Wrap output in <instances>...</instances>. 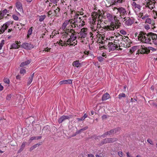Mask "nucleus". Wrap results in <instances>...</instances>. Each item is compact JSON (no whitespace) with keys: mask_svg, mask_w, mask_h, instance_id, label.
Listing matches in <instances>:
<instances>
[{"mask_svg":"<svg viewBox=\"0 0 157 157\" xmlns=\"http://www.w3.org/2000/svg\"><path fill=\"white\" fill-rule=\"evenodd\" d=\"M147 34L142 31H140L139 34L138 40L142 42L151 44V40L149 36H147Z\"/></svg>","mask_w":157,"mask_h":157,"instance_id":"f257e3e1","label":"nucleus"},{"mask_svg":"<svg viewBox=\"0 0 157 157\" xmlns=\"http://www.w3.org/2000/svg\"><path fill=\"white\" fill-rule=\"evenodd\" d=\"M150 50L153 51H156V49L152 47H145L144 46H141L140 47L138 51V53L140 54H148L150 51Z\"/></svg>","mask_w":157,"mask_h":157,"instance_id":"f03ea898","label":"nucleus"},{"mask_svg":"<svg viewBox=\"0 0 157 157\" xmlns=\"http://www.w3.org/2000/svg\"><path fill=\"white\" fill-rule=\"evenodd\" d=\"M106 17L112 23L118 24V20H117L116 17L114 15H112L109 13H107Z\"/></svg>","mask_w":157,"mask_h":157,"instance_id":"7ed1b4c3","label":"nucleus"},{"mask_svg":"<svg viewBox=\"0 0 157 157\" xmlns=\"http://www.w3.org/2000/svg\"><path fill=\"white\" fill-rule=\"evenodd\" d=\"M147 36H149L151 40V42L155 45H157V35L155 33L150 32L147 35Z\"/></svg>","mask_w":157,"mask_h":157,"instance_id":"20e7f679","label":"nucleus"},{"mask_svg":"<svg viewBox=\"0 0 157 157\" xmlns=\"http://www.w3.org/2000/svg\"><path fill=\"white\" fill-rule=\"evenodd\" d=\"M102 47L105 49H109V51H110L114 50L118 48V46L117 44H115L112 42H109L107 46H103Z\"/></svg>","mask_w":157,"mask_h":157,"instance_id":"39448f33","label":"nucleus"},{"mask_svg":"<svg viewBox=\"0 0 157 157\" xmlns=\"http://www.w3.org/2000/svg\"><path fill=\"white\" fill-rule=\"evenodd\" d=\"M118 11L120 13V16L126 17L127 15V13L126 9L122 7H119L117 9Z\"/></svg>","mask_w":157,"mask_h":157,"instance_id":"423d86ee","label":"nucleus"},{"mask_svg":"<svg viewBox=\"0 0 157 157\" xmlns=\"http://www.w3.org/2000/svg\"><path fill=\"white\" fill-rule=\"evenodd\" d=\"M21 47L27 50H31L34 48L33 45L29 43L25 42L22 44Z\"/></svg>","mask_w":157,"mask_h":157,"instance_id":"0eeeda50","label":"nucleus"},{"mask_svg":"<svg viewBox=\"0 0 157 157\" xmlns=\"http://www.w3.org/2000/svg\"><path fill=\"white\" fill-rule=\"evenodd\" d=\"M72 117L71 115L65 116L63 115L61 116L58 120V122L59 124L61 123L63 121H64L66 119H68L71 118Z\"/></svg>","mask_w":157,"mask_h":157,"instance_id":"6e6552de","label":"nucleus"},{"mask_svg":"<svg viewBox=\"0 0 157 157\" xmlns=\"http://www.w3.org/2000/svg\"><path fill=\"white\" fill-rule=\"evenodd\" d=\"M128 18V20H127L126 19V17L123 18L124 21H125V24L128 26L131 25L133 23L134 21L129 17Z\"/></svg>","mask_w":157,"mask_h":157,"instance_id":"1a4fd4ad","label":"nucleus"},{"mask_svg":"<svg viewBox=\"0 0 157 157\" xmlns=\"http://www.w3.org/2000/svg\"><path fill=\"white\" fill-rule=\"evenodd\" d=\"M19 43L18 41H16L15 43L12 44L11 46L10 49H18L20 47L19 45Z\"/></svg>","mask_w":157,"mask_h":157,"instance_id":"9d476101","label":"nucleus"},{"mask_svg":"<svg viewBox=\"0 0 157 157\" xmlns=\"http://www.w3.org/2000/svg\"><path fill=\"white\" fill-rule=\"evenodd\" d=\"M72 81L71 79H68L67 80H64L60 82L59 84L60 85L66 84H72Z\"/></svg>","mask_w":157,"mask_h":157,"instance_id":"9b49d317","label":"nucleus"},{"mask_svg":"<svg viewBox=\"0 0 157 157\" xmlns=\"http://www.w3.org/2000/svg\"><path fill=\"white\" fill-rule=\"evenodd\" d=\"M16 7L19 11L23 12L22 5L20 3L17 2L16 3Z\"/></svg>","mask_w":157,"mask_h":157,"instance_id":"f8f14e48","label":"nucleus"},{"mask_svg":"<svg viewBox=\"0 0 157 157\" xmlns=\"http://www.w3.org/2000/svg\"><path fill=\"white\" fill-rule=\"evenodd\" d=\"M73 65L77 67H80L81 66V64L79 62V61L76 60L73 63Z\"/></svg>","mask_w":157,"mask_h":157,"instance_id":"ddd939ff","label":"nucleus"},{"mask_svg":"<svg viewBox=\"0 0 157 157\" xmlns=\"http://www.w3.org/2000/svg\"><path fill=\"white\" fill-rule=\"evenodd\" d=\"M118 24H115L114 23H111V25H109L110 28L111 30H114V28L118 29L119 27V25H117Z\"/></svg>","mask_w":157,"mask_h":157,"instance_id":"4468645a","label":"nucleus"},{"mask_svg":"<svg viewBox=\"0 0 157 157\" xmlns=\"http://www.w3.org/2000/svg\"><path fill=\"white\" fill-rule=\"evenodd\" d=\"M109 98V95L108 93H106L103 95L102 97V100L105 101Z\"/></svg>","mask_w":157,"mask_h":157,"instance_id":"2eb2a0df","label":"nucleus"},{"mask_svg":"<svg viewBox=\"0 0 157 157\" xmlns=\"http://www.w3.org/2000/svg\"><path fill=\"white\" fill-rule=\"evenodd\" d=\"M125 0H112L114 4L122 3L125 2Z\"/></svg>","mask_w":157,"mask_h":157,"instance_id":"dca6fc26","label":"nucleus"},{"mask_svg":"<svg viewBox=\"0 0 157 157\" xmlns=\"http://www.w3.org/2000/svg\"><path fill=\"white\" fill-rule=\"evenodd\" d=\"M70 22L69 23L71 25H77L76 23L77 22V20H74L73 19V18L72 19H70L69 20Z\"/></svg>","mask_w":157,"mask_h":157,"instance_id":"f3484780","label":"nucleus"},{"mask_svg":"<svg viewBox=\"0 0 157 157\" xmlns=\"http://www.w3.org/2000/svg\"><path fill=\"white\" fill-rule=\"evenodd\" d=\"M88 116L87 115L85 114L82 117H81L80 118H77V119L78 121H81L84 120Z\"/></svg>","mask_w":157,"mask_h":157,"instance_id":"a211bd4d","label":"nucleus"},{"mask_svg":"<svg viewBox=\"0 0 157 157\" xmlns=\"http://www.w3.org/2000/svg\"><path fill=\"white\" fill-rule=\"evenodd\" d=\"M33 28V27H32L30 28L28 31V34H27V38H29V37L30 35L32 33V31H33V29H32Z\"/></svg>","mask_w":157,"mask_h":157,"instance_id":"6ab92c4d","label":"nucleus"},{"mask_svg":"<svg viewBox=\"0 0 157 157\" xmlns=\"http://www.w3.org/2000/svg\"><path fill=\"white\" fill-rule=\"evenodd\" d=\"M109 143H113L117 140V139L116 138H108Z\"/></svg>","mask_w":157,"mask_h":157,"instance_id":"aec40b11","label":"nucleus"},{"mask_svg":"<svg viewBox=\"0 0 157 157\" xmlns=\"http://www.w3.org/2000/svg\"><path fill=\"white\" fill-rule=\"evenodd\" d=\"M8 12L7 10L6 9H5L0 12V16L2 17H4V15Z\"/></svg>","mask_w":157,"mask_h":157,"instance_id":"412c9836","label":"nucleus"},{"mask_svg":"<svg viewBox=\"0 0 157 157\" xmlns=\"http://www.w3.org/2000/svg\"><path fill=\"white\" fill-rule=\"evenodd\" d=\"M79 34L81 36V38H85L86 37L87 35L86 33H83L81 32H79Z\"/></svg>","mask_w":157,"mask_h":157,"instance_id":"4be33fe9","label":"nucleus"},{"mask_svg":"<svg viewBox=\"0 0 157 157\" xmlns=\"http://www.w3.org/2000/svg\"><path fill=\"white\" fill-rule=\"evenodd\" d=\"M132 5L133 6L135 7V8H138L139 9H140L141 8V6L139 4H137L135 2H133L132 3Z\"/></svg>","mask_w":157,"mask_h":157,"instance_id":"5701e85b","label":"nucleus"},{"mask_svg":"<svg viewBox=\"0 0 157 157\" xmlns=\"http://www.w3.org/2000/svg\"><path fill=\"white\" fill-rule=\"evenodd\" d=\"M120 130V128H115V129H113V131L114 133H115L117 134H118L119 133V132Z\"/></svg>","mask_w":157,"mask_h":157,"instance_id":"b1692460","label":"nucleus"},{"mask_svg":"<svg viewBox=\"0 0 157 157\" xmlns=\"http://www.w3.org/2000/svg\"><path fill=\"white\" fill-rule=\"evenodd\" d=\"M60 10V9L57 7V9H56V10H54L55 13L56 15H57V16H59V11Z\"/></svg>","mask_w":157,"mask_h":157,"instance_id":"393cba45","label":"nucleus"},{"mask_svg":"<svg viewBox=\"0 0 157 157\" xmlns=\"http://www.w3.org/2000/svg\"><path fill=\"white\" fill-rule=\"evenodd\" d=\"M13 24V21H9L8 22H6L4 24L8 28L10 24Z\"/></svg>","mask_w":157,"mask_h":157,"instance_id":"a878e982","label":"nucleus"},{"mask_svg":"<svg viewBox=\"0 0 157 157\" xmlns=\"http://www.w3.org/2000/svg\"><path fill=\"white\" fill-rule=\"evenodd\" d=\"M107 143H109L108 138L105 139L101 141V144H102Z\"/></svg>","mask_w":157,"mask_h":157,"instance_id":"bb28decb","label":"nucleus"},{"mask_svg":"<svg viewBox=\"0 0 157 157\" xmlns=\"http://www.w3.org/2000/svg\"><path fill=\"white\" fill-rule=\"evenodd\" d=\"M70 38H69L67 40V42H69L70 41V40H74L76 39L77 37L75 36H70Z\"/></svg>","mask_w":157,"mask_h":157,"instance_id":"cd10ccee","label":"nucleus"},{"mask_svg":"<svg viewBox=\"0 0 157 157\" xmlns=\"http://www.w3.org/2000/svg\"><path fill=\"white\" fill-rule=\"evenodd\" d=\"M106 133H107V135H113L114 134L113 131V129H111L109 131L106 132Z\"/></svg>","mask_w":157,"mask_h":157,"instance_id":"c85d7f7f","label":"nucleus"},{"mask_svg":"<svg viewBox=\"0 0 157 157\" xmlns=\"http://www.w3.org/2000/svg\"><path fill=\"white\" fill-rule=\"evenodd\" d=\"M42 130L45 131V133L48 132L49 131V126H47L45 127L44 128L42 129Z\"/></svg>","mask_w":157,"mask_h":157,"instance_id":"c756f323","label":"nucleus"},{"mask_svg":"<svg viewBox=\"0 0 157 157\" xmlns=\"http://www.w3.org/2000/svg\"><path fill=\"white\" fill-rule=\"evenodd\" d=\"M46 17V16L45 15H41V16H40V17L39 20V21H43L44 20V19Z\"/></svg>","mask_w":157,"mask_h":157,"instance_id":"7c9ffc66","label":"nucleus"},{"mask_svg":"<svg viewBox=\"0 0 157 157\" xmlns=\"http://www.w3.org/2000/svg\"><path fill=\"white\" fill-rule=\"evenodd\" d=\"M125 94L124 93L120 94L118 95V98L119 99H121L122 98H125Z\"/></svg>","mask_w":157,"mask_h":157,"instance_id":"2f4dec72","label":"nucleus"},{"mask_svg":"<svg viewBox=\"0 0 157 157\" xmlns=\"http://www.w3.org/2000/svg\"><path fill=\"white\" fill-rule=\"evenodd\" d=\"M3 81L5 83L8 84H9L10 82L9 79L7 78H4V79H3Z\"/></svg>","mask_w":157,"mask_h":157,"instance_id":"473e14b6","label":"nucleus"},{"mask_svg":"<svg viewBox=\"0 0 157 157\" xmlns=\"http://www.w3.org/2000/svg\"><path fill=\"white\" fill-rule=\"evenodd\" d=\"M32 80L33 78H32V77H29L27 82V85H29L31 83Z\"/></svg>","mask_w":157,"mask_h":157,"instance_id":"72a5a7b5","label":"nucleus"},{"mask_svg":"<svg viewBox=\"0 0 157 157\" xmlns=\"http://www.w3.org/2000/svg\"><path fill=\"white\" fill-rule=\"evenodd\" d=\"M26 142H24L22 144L21 146V147L20 148H22V149H24V148L25 147V145H26Z\"/></svg>","mask_w":157,"mask_h":157,"instance_id":"f704fd0d","label":"nucleus"},{"mask_svg":"<svg viewBox=\"0 0 157 157\" xmlns=\"http://www.w3.org/2000/svg\"><path fill=\"white\" fill-rule=\"evenodd\" d=\"M4 40H2L0 44V50H1L2 48V46L4 44Z\"/></svg>","mask_w":157,"mask_h":157,"instance_id":"c9c22d12","label":"nucleus"},{"mask_svg":"<svg viewBox=\"0 0 157 157\" xmlns=\"http://www.w3.org/2000/svg\"><path fill=\"white\" fill-rule=\"evenodd\" d=\"M26 72V70L25 69L21 68L20 70V73L21 74H24Z\"/></svg>","mask_w":157,"mask_h":157,"instance_id":"e433bc0d","label":"nucleus"},{"mask_svg":"<svg viewBox=\"0 0 157 157\" xmlns=\"http://www.w3.org/2000/svg\"><path fill=\"white\" fill-rule=\"evenodd\" d=\"M92 16H93V18H97V13L96 12H94L92 13Z\"/></svg>","mask_w":157,"mask_h":157,"instance_id":"4c0bfd02","label":"nucleus"},{"mask_svg":"<svg viewBox=\"0 0 157 157\" xmlns=\"http://www.w3.org/2000/svg\"><path fill=\"white\" fill-rule=\"evenodd\" d=\"M136 46H134L132 48V49L130 50V51L132 53L136 50Z\"/></svg>","mask_w":157,"mask_h":157,"instance_id":"58836bf2","label":"nucleus"},{"mask_svg":"<svg viewBox=\"0 0 157 157\" xmlns=\"http://www.w3.org/2000/svg\"><path fill=\"white\" fill-rule=\"evenodd\" d=\"M104 59L101 56L99 57L98 58V60L100 62H102Z\"/></svg>","mask_w":157,"mask_h":157,"instance_id":"ea45409f","label":"nucleus"},{"mask_svg":"<svg viewBox=\"0 0 157 157\" xmlns=\"http://www.w3.org/2000/svg\"><path fill=\"white\" fill-rule=\"evenodd\" d=\"M145 22L150 24H151L152 23L151 19L150 18L147 19L146 20Z\"/></svg>","mask_w":157,"mask_h":157,"instance_id":"a19ab883","label":"nucleus"},{"mask_svg":"<svg viewBox=\"0 0 157 157\" xmlns=\"http://www.w3.org/2000/svg\"><path fill=\"white\" fill-rule=\"evenodd\" d=\"M67 25L66 24H65V23H63V25H62V29L63 30H65V29H66V27H67Z\"/></svg>","mask_w":157,"mask_h":157,"instance_id":"79ce46f5","label":"nucleus"},{"mask_svg":"<svg viewBox=\"0 0 157 157\" xmlns=\"http://www.w3.org/2000/svg\"><path fill=\"white\" fill-rule=\"evenodd\" d=\"M13 19L16 21H17L18 20V17L15 15H13Z\"/></svg>","mask_w":157,"mask_h":157,"instance_id":"37998d69","label":"nucleus"},{"mask_svg":"<svg viewBox=\"0 0 157 157\" xmlns=\"http://www.w3.org/2000/svg\"><path fill=\"white\" fill-rule=\"evenodd\" d=\"M120 32L123 35L126 34V32L123 29L120 30Z\"/></svg>","mask_w":157,"mask_h":157,"instance_id":"c03bdc74","label":"nucleus"},{"mask_svg":"<svg viewBox=\"0 0 157 157\" xmlns=\"http://www.w3.org/2000/svg\"><path fill=\"white\" fill-rule=\"evenodd\" d=\"M1 29H3L5 31V30L7 29V28L6 26L4 24L2 26Z\"/></svg>","mask_w":157,"mask_h":157,"instance_id":"a18cd8bd","label":"nucleus"},{"mask_svg":"<svg viewBox=\"0 0 157 157\" xmlns=\"http://www.w3.org/2000/svg\"><path fill=\"white\" fill-rule=\"evenodd\" d=\"M110 27L109 25L105 26L104 27V29L108 30H111V29L110 28Z\"/></svg>","mask_w":157,"mask_h":157,"instance_id":"49530a36","label":"nucleus"},{"mask_svg":"<svg viewBox=\"0 0 157 157\" xmlns=\"http://www.w3.org/2000/svg\"><path fill=\"white\" fill-rule=\"evenodd\" d=\"M87 31V29L85 28H84L82 29H81V31L80 32H83V33H86V32Z\"/></svg>","mask_w":157,"mask_h":157,"instance_id":"de8ad7c7","label":"nucleus"},{"mask_svg":"<svg viewBox=\"0 0 157 157\" xmlns=\"http://www.w3.org/2000/svg\"><path fill=\"white\" fill-rule=\"evenodd\" d=\"M88 128V127L86 126V127H84L83 128H82L81 129H80V130L81 132L84 131H85V130L87 129Z\"/></svg>","mask_w":157,"mask_h":157,"instance_id":"09e8293b","label":"nucleus"},{"mask_svg":"<svg viewBox=\"0 0 157 157\" xmlns=\"http://www.w3.org/2000/svg\"><path fill=\"white\" fill-rule=\"evenodd\" d=\"M40 145H41L40 143H38L37 144H34V145L33 146L35 148H36L37 147L39 146Z\"/></svg>","mask_w":157,"mask_h":157,"instance_id":"8fccbe9b","label":"nucleus"},{"mask_svg":"<svg viewBox=\"0 0 157 157\" xmlns=\"http://www.w3.org/2000/svg\"><path fill=\"white\" fill-rule=\"evenodd\" d=\"M107 135V133H106V132H105V133H104L103 135H102L100 136V137L103 138H104L105 137H106Z\"/></svg>","mask_w":157,"mask_h":157,"instance_id":"3c124183","label":"nucleus"},{"mask_svg":"<svg viewBox=\"0 0 157 157\" xmlns=\"http://www.w3.org/2000/svg\"><path fill=\"white\" fill-rule=\"evenodd\" d=\"M12 97L11 94H9L7 95L6 97V99L7 100H10Z\"/></svg>","mask_w":157,"mask_h":157,"instance_id":"603ef678","label":"nucleus"},{"mask_svg":"<svg viewBox=\"0 0 157 157\" xmlns=\"http://www.w3.org/2000/svg\"><path fill=\"white\" fill-rule=\"evenodd\" d=\"M64 31L66 32L67 33H68V34L69 33H71L70 31V30L69 29L66 28V29L64 30Z\"/></svg>","mask_w":157,"mask_h":157,"instance_id":"864d4df0","label":"nucleus"},{"mask_svg":"<svg viewBox=\"0 0 157 157\" xmlns=\"http://www.w3.org/2000/svg\"><path fill=\"white\" fill-rule=\"evenodd\" d=\"M79 16V14H76L74 16V18L73 19L74 20H77V19L78 18V17Z\"/></svg>","mask_w":157,"mask_h":157,"instance_id":"5fc2aeb1","label":"nucleus"},{"mask_svg":"<svg viewBox=\"0 0 157 157\" xmlns=\"http://www.w3.org/2000/svg\"><path fill=\"white\" fill-rule=\"evenodd\" d=\"M147 141L148 143H149L151 144H153V141L151 139H148L147 140Z\"/></svg>","mask_w":157,"mask_h":157,"instance_id":"6e6d98bb","label":"nucleus"},{"mask_svg":"<svg viewBox=\"0 0 157 157\" xmlns=\"http://www.w3.org/2000/svg\"><path fill=\"white\" fill-rule=\"evenodd\" d=\"M25 64L26 65H28V64H29L30 63V61L29 60H27L25 62H24Z\"/></svg>","mask_w":157,"mask_h":157,"instance_id":"4d7b16f0","label":"nucleus"},{"mask_svg":"<svg viewBox=\"0 0 157 157\" xmlns=\"http://www.w3.org/2000/svg\"><path fill=\"white\" fill-rule=\"evenodd\" d=\"M68 35H70L68 33H67L65 31L63 32V36L67 37Z\"/></svg>","mask_w":157,"mask_h":157,"instance_id":"13d9d810","label":"nucleus"},{"mask_svg":"<svg viewBox=\"0 0 157 157\" xmlns=\"http://www.w3.org/2000/svg\"><path fill=\"white\" fill-rule=\"evenodd\" d=\"M35 139H36V136L31 137L29 140V141H30L31 142L32 140Z\"/></svg>","mask_w":157,"mask_h":157,"instance_id":"bf43d9fd","label":"nucleus"},{"mask_svg":"<svg viewBox=\"0 0 157 157\" xmlns=\"http://www.w3.org/2000/svg\"><path fill=\"white\" fill-rule=\"evenodd\" d=\"M70 22V21L69 20H66L64 22V23H65V24H66L67 25L69 24Z\"/></svg>","mask_w":157,"mask_h":157,"instance_id":"052dcab7","label":"nucleus"},{"mask_svg":"<svg viewBox=\"0 0 157 157\" xmlns=\"http://www.w3.org/2000/svg\"><path fill=\"white\" fill-rule=\"evenodd\" d=\"M107 118V116L105 115H103L102 116V119H105Z\"/></svg>","mask_w":157,"mask_h":157,"instance_id":"680f3d73","label":"nucleus"},{"mask_svg":"<svg viewBox=\"0 0 157 157\" xmlns=\"http://www.w3.org/2000/svg\"><path fill=\"white\" fill-rule=\"evenodd\" d=\"M25 65H26L25 64L24 62H23L21 63V64L20 65V66L21 67H23Z\"/></svg>","mask_w":157,"mask_h":157,"instance_id":"e2e57ef3","label":"nucleus"},{"mask_svg":"<svg viewBox=\"0 0 157 157\" xmlns=\"http://www.w3.org/2000/svg\"><path fill=\"white\" fill-rule=\"evenodd\" d=\"M118 155L120 157H122V153L121 151H119L118 152Z\"/></svg>","mask_w":157,"mask_h":157,"instance_id":"0e129e2a","label":"nucleus"},{"mask_svg":"<svg viewBox=\"0 0 157 157\" xmlns=\"http://www.w3.org/2000/svg\"><path fill=\"white\" fill-rule=\"evenodd\" d=\"M48 16L49 17L50 15L52 14V11L51 10H50L48 13Z\"/></svg>","mask_w":157,"mask_h":157,"instance_id":"69168bd1","label":"nucleus"},{"mask_svg":"<svg viewBox=\"0 0 157 157\" xmlns=\"http://www.w3.org/2000/svg\"><path fill=\"white\" fill-rule=\"evenodd\" d=\"M51 2H52L54 3H56L57 2V0H49Z\"/></svg>","mask_w":157,"mask_h":157,"instance_id":"338daca9","label":"nucleus"},{"mask_svg":"<svg viewBox=\"0 0 157 157\" xmlns=\"http://www.w3.org/2000/svg\"><path fill=\"white\" fill-rule=\"evenodd\" d=\"M145 28L146 29L148 30L150 29V27L148 25H147L145 26Z\"/></svg>","mask_w":157,"mask_h":157,"instance_id":"774afa93","label":"nucleus"}]
</instances>
